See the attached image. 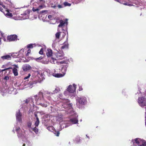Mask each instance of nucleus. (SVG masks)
<instances>
[{"mask_svg": "<svg viewBox=\"0 0 146 146\" xmlns=\"http://www.w3.org/2000/svg\"><path fill=\"white\" fill-rule=\"evenodd\" d=\"M27 84H26L27 88H32L33 85L34 84H36L40 82V81L39 80H38L36 77L33 78L31 81L28 82V80H26Z\"/></svg>", "mask_w": 146, "mask_h": 146, "instance_id": "6", "label": "nucleus"}, {"mask_svg": "<svg viewBox=\"0 0 146 146\" xmlns=\"http://www.w3.org/2000/svg\"><path fill=\"white\" fill-rule=\"evenodd\" d=\"M55 55L58 60L64 59V60L60 62V63L67 64L68 63V60L64 56V54L62 52L57 51V52H56Z\"/></svg>", "mask_w": 146, "mask_h": 146, "instance_id": "3", "label": "nucleus"}, {"mask_svg": "<svg viewBox=\"0 0 146 146\" xmlns=\"http://www.w3.org/2000/svg\"><path fill=\"white\" fill-rule=\"evenodd\" d=\"M76 104L77 105L78 103L81 105H85L87 103L86 98L84 96L81 97H78L76 99Z\"/></svg>", "mask_w": 146, "mask_h": 146, "instance_id": "11", "label": "nucleus"}, {"mask_svg": "<svg viewBox=\"0 0 146 146\" xmlns=\"http://www.w3.org/2000/svg\"><path fill=\"white\" fill-rule=\"evenodd\" d=\"M138 103L139 106L142 107H144V106H145L146 116L145 117V125L146 126V99L143 97L139 98H138Z\"/></svg>", "mask_w": 146, "mask_h": 146, "instance_id": "7", "label": "nucleus"}, {"mask_svg": "<svg viewBox=\"0 0 146 146\" xmlns=\"http://www.w3.org/2000/svg\"><path fill=\"white\" fill-rule=\"evenodd\" d=\"M4 14L6 17L9 18L13 16L12 13H10L8 11H7L6 13Z\"/></svg>", "mask_w": 146, "mask_h": 146, "instance_id": "25", "label": "nucleus"}, {"mask_svg": "<svg viewBox=\"0 0 146 146\" xmlns=\"http://www.w3.org/2000/svg\"><path fill=\"white\" fill-rule=\"evenodd\" d=\"M25 142L26 143V144L28 146H31V145L32 144L30 141L27 140Z\"/></svg>", "mask_w": 146, "mask_h": 146, "instance_id": "36", "label": "nucleus"}, {"mask_svg": "<svg viewBox=\"0 0 146 146\" xmlns=\"http://www.w3.org/2000/svg\"><path fill=\"white\" fill-rule=\"evenodd\" d=\"M41 63L44 64H48L49 62L48 61L42 60V61H41Z\"/></svg>", "mask_w": 146, "mask_h": 146, "instance_id": "34", "label": "nucleus"}, {"mask_svg": "<svg viewBox=\"0 0 146 146\" xmlns=\"http://www.w3.org/2000/svg\"><path fill=\"white\" fill-rule=\"evenodd\" d=\"M62 105L61 108L65 109V111H67L68 113L72 114L74 115V117L70 119L69 123L72 124H75L78 123V120L77 119L78 115L77 114L73 111L72 105L70 103L69 100L68 99L64 100L62 103L61 104Z\"/></svg>", "mask_w": 146, "mask_h": 146, "instance_id": "2", "label": "nucleus"}, {"mask_svg": "<svg viewBox=\"0 0 146 146\" xmlns=\"http://www.w3.org/2000/svg\"><path fill=\"white\" fill-rule=\"evenodd\" d=\"M59 133H60L59 131H58L57 132H55V133H54V134H55V135L57 136H59Z\"/></svg>", "mask_w": 146, "mask_h": 146, "instance_id": "48", "label": "nucleus"}, {"mask_svg": "<svg viewBox=\"0 0 146 146\" xmlns=\"http://www.w3.org/2000/svg\"><path fill=\"white\" fill-rule=\"evenodd\" d=\"M48 18L49 19H51L52 18V16L51 15H49L48 16Z\"/></svg>", "mask_w": 146, "mask_h": 146, "instance_id": "53", "label": "nucleus"}, {"mask_svg": "<svg viewBox=\"0 0 146 146\" xmlns=\"http://www.w3.org/2000/svg\"><path fill=\"white\" fill-rule=\"evenodd\" d=\"M80 138L79 137H77L75 139V141H76V142L77 143H78L80 141Z\"/></svg>", "mask_w": 146, "mask_h": 146, "instance_id": "42", "label": "nucleus"}, {"mask_svg": "<svg viewBox=\"0 0 146 146\" xmlns=\"http://www.w3.org/2000/svg\"><path fill=\"white\" fill-rule=\"evenodd\" d=\"M68 67V65L67 64H66L63 65L62 67L61 71V72H62V74H64V75L66 74Z\"/></svg>", "mask_w": 146, "mask_h": 146, "instance_id": "18", "label": "nucleus"}, {"mask_svg": "<svg viewBox=\"0 0 146 146\" xmlns=\"http://www.w3.org/2000/svg\"><path fill=\"white\" fill-rule=\"evenodd\" d=\"M131 141L134 146H146V141L139 138L133 139Z\"/></svg>", "mask_w": 146, "mask_h": 146, "instance_id": "5", "label": "nucleus"}, {"mask_svg": "<svg viewBox=\"0 0 146 146\" xmlns=\"http://www.w3.org/2000/svg\"><path fill=\"white\" fill-rule=\"evenodd\" d=\"M22 68L24 71H27L30 69L31 67L29 64H25L23 66Z\"/></svg>", "mask_w": 146, "mask_h": 146, "instance_id": "17", "label": "nucleus"}, {"mask_svg": "<svg viewBox=\"0 0 146 146\" xmlns=\"http://www.w3.org/2000/svg\"><path fill=\"white\" fill-rule=\"evenodd\" d=\"M56 71L54 70L53 72H52V75L56 78H61L63 77L64 76V74L61 73H55Z\"/></svg>", "mask_w": 146, "mask_h": 146, "instance_id": "13", "label": "nucleus"}, {"mask_svg": "<svg viewBox=\"0 0 146 146\" xmlns=\"http://www.w3.org/2000/svg\"><path fill=\"white\" fill-rule=\"evenodd\" d=\"M33 11L35 12L36 11H38V9L37 8L36 9L34 8H33L32 9Z\"/></svg>", "mask_w": 146, "mask_h": 146, "instance_id": "47", "label": "nucleus"}, {"mask_svg": "<svg viewBox=\"0 0 146 146\" xmlns=\"http://www.w3.org/2000/svg\"><path fill=\"white\" fill-rule=\"evenodd\" d=\"M1 58L3 60H9L11 59V56H10V55L9 54V55H6L1 56Z\"/></svg>", "mask_w": 146, "mask_h": 146, "instance_id": "21", "label": "nucleus"}, {"mask_svg": "<svg viewBox=\"0 0 146 146\" xmlns=\"http://www.w3.org/2000/svg\"><path fill=\"white\" fill-rule=\"evenodd\" d=\"M60 33H57L56 34V36L57 38H59Z\"/></svg>", "mask_w": 146, "mask_h": 146, "instance_id": "41", "label": "nucleus"}, {"mask_svg": "<svg viewBox=\"0 0 146 146\" xmlns=\"http://www.w3.org/2000/svg\"><path fill=\"white\" fill-rule=\"evenodd\" d=\"M28 13H25L23 14H21L22 17H23V19H27L29 18Z\"/></svg>", "mask_w": 146, "mask_h": 146, "instance_id": "24", "label": "nucleus"}, {"mask_svg": "<svg viewBox=\"0 0 146 146\" xmlns=\"http://www.w3.org/2000/svg\"><path fill=\"white\" fill-rule=\"evenodd\" d=\"M60 91V88L58 87H56L55 89L52 92H49L48 91L45 92L44 96H43V93L40 91L37 95L34 96L36 104L40 105L46 108L48 105L49 103L46 100V98L49 100H50L51 98L50 96L53 94H56Z\"/></svg>", "mask_w": 146, "mask_h": 146, "instance_id": "1", "label": "nucleus"}, {"mask_svg": "<svg viewBox=\"0 0 146 146\" xmlns=\"http://www.w3.org/2000/svg\"><path fill=\"white\" fill-rule=\"evenodd\" d=\"M31 129L34 131L36 134H37L38 131V129L35 127L31 128Z\"/></svg>", "mask_w": 146, "mask_h": 146, "instance_id": "30", "label": "nucleus"}, {"mask_svg": "<svg viewBox=\"0 0 146 146\" xmlns=\"http://www.w3.org/2000/svg\"><path fill=\"white\" fill-rule=\"evenodd\" d=\"M47 129L50 131L53 132L54 131V128L52 126H50L47 127Z\"/></svg>", "mask_w": 146, "mask_h": 146, "instance_id": "29", "label": "nucleus"}, {"mask_svg": "<svg viewBox=\"0 0 146 146\" xmlns=\"http://www.w3.org/2000/svg\"><path fill=\"white\" fill-rule=\"evenodd\" d=\"M50 109L49 108V109H50L52 111H53L52 107V106H50Z\"/></svg>", "mask_w": 146, "mask_h": 146, "instance_id": "55", "label": "nucleus"}, {"mask_svg": "<svg viewBox=\"0 0 146 146\" xmlns=\"http://www.w3.org/2000/svg\"><path fill=\"white\" fill-rule=\"evenodd\" d=\"M43 7V6L42 5L39 6L38 8H37L38 9V11L40 9H42Z\"/></svg>", "mask_w": 146, "mask_h": 146, "instance_id": "46", "label": "nucleus"}, {"mask_svg": "<svg viewBox=\"0 0 146 146\" xmlns=\"http://www.w3.org/2000/svg\"><path fill=\"white\" fill-rule=\"evenodd\" d=\"M60 127L61 129L60 130H61L62 129L64 128V127H68L70 125H68L67 123L66 122H60Z\"/></svg>", "mask_w": 146, "mask_h": 146, "instance_id": "20", "label": "nucleus"}, {"mask_svg": "<svg viewBox=\"0 0 146 146\" xmlns=\"http://www.w3.org/2000/svg\"><path fill=\"white\" fill-rule=\"evenodd\" d=\"M43 49L42 48H41L40 51H39V53L40 54H43Z\"/></svg>", "mask_w": 146, "mask_h": 146, "instance_id": "44", "label": "nucleus"}, {"mask_svg": "<svg viewBox=\"0 0 146 146\" xmlns=\"http://www.w3.org/2000/svg\"><path fill=\"white\" fill-rule=\"evenodd\" d=\"M13 131L14 132V130H13Z\"/></svg>", "mask_w": 146, "mask_h": 146, "instance_id": "64", "label": "nucleus"}, {"mask_svg": "<svg viewBox=\"0 0 146 146\" xmlns=\"http://www.w3.org/2000/svg\"><path fill=\"white\" fill-rule=\"evenodd\" d=\"M31 52V50L30 49H29L27 51V52L26 54V55L27 56L29 55V54Z\"/></svg>", "mask_w": 146, "mask_h": 146, "instance_id": "45", "label": "nucleus"}, {"mask_svg": "<svg viewBox=\"0 0 146 146\" xmlns=\"http://www.w3.org/2000/svg\"><path fill=\"white\" fill-rule=\"evenodd\" d=\"M4 80H8L9 79V77L7 76H5L4 78Z\"/></svg>", "mask_w": 146, "mask_h": 146, "instance_id": "50", "label": "nucleus"}, {"mask_svg": "<svg viewBox=\"0 0 146 146\" xmlns=\"http://www.w3.org/2000/svg\"><path fill=\"white\" fill-rule=\"evenodd\" d=\"M7 86L3 87L0 88V93H2V95L3 96H5V94L8 93L10 94H13L14 91L16 90V89L12 87L9 88L8 90H7Z\"/></svg>", "mask_w": 146, "mask_h": 146, "instance_id": "4", "label": "nucleus"}, {"mask_svg": "<svg viewBox=\"0 0 146 146\" xmlns=\"http://www.w3.org/2000/svg\"><path fill=\"white\" fill-rule=\"evenodd\" d=\"M31 76V74H29L27 76H26L24 78V79L25 80H26L27 79H28V78H29V77H30Z\"/></svg>", "mask_w": 146, "mask_h": 146, "instance_id": "39", "label": "nucleus"}, {"mask_svg": "<svg viewBox=\"0 0 146 146\" xmlns=\"http://www.w3.org/2000/svg\"><path fill=\"white\" fill-rule=\"evenodd\" d=\"M16 116L17 122L21 123L22 122V114L21 113L20 111L18 110L16 112Z\"/></svg>", "mask_w": 146, "mask_h": 146, "instance_id": "12", "label": "nucleus"}, {"mask_svg": "<svg viewBox=\"0 0 146 146\" xmlns=\"http://www.w3.org/2000/svg\"><path fill=\"white\" fill-rule=\"evenodd\" d=\"M68 46L66 44H64L61 47V49H66L68 48Z\"/></svg>", "mask_w": 146, "mask_h": 146, "instance_id": "33", "label": "nucleus"}, {"mask_svg": "<svg viewBox=\"0 0 146 146\" xmlns=\"http://www.w3.org/2000/svg\"><path fill=\"white\" fill-rule=\"evenodd\" d=\"M79 3V2H77V3H76V4H77V3Z\"/></svg>", "mask_w": 146, "mask_h": 146, "instance_id": "63", "label": "nucleus"}, {"mask_svg": "<svg viewBox=\"0 0 146 146\" xmlns=\"http://www.w3.org/2000/svg\"><path fill=\"white\" fill-rule=\"evenodd\" d=\"M82 90V87H79V91H81Z\"/></svg>", "mask_w": 146, "mask_h": 146, "instance_id": "52", "label": "nucleus"}, {"mask_svg": "<svg viewBox=\"0 0 146 146\" xmlns=\"http://www.w3.org/2000/svg\"><path fill=\"white\" fill-rule=\"evenodd\" d=\"M50 62L52 64H55L56 62V59L53 58H52L50 60Z\"/></svg>", "mask_w": 146, "mask_h": 146, "instance_id": "28", "label": "nucleus"}, {"mask_svg": "<svg viewBox=\"0 0 146 146\" xmlns=\"http://www.w3.org/2000/svg\"><path fill=\"white\" fill-rule=\"evenodd\" d=\"M34 115H35V117H36V119H39L38 117L37 114L36 113H35Z\"/></svg>", "mask_w": 146, "mask_h": 146, "instance_id": "49", "label": "nucleus"}, {"mask_svg": "<svg viewBox=\"0 0 146 146\" xmlns=\"http://www.w3.org/2000/svg\"><path fill=\"white\" fill-rule=\"evenodd\" d=\"M27 81L26 80L24 82H17L15 85V86L19 88L20 90H23L25 88H27L26 84Z\"/></svg>", "mask_w": 146, "mask_h": 146, "instance_id": "10", "label": "nucleus"}, {"mask_svg": "<svg viewBox=\"0 0 146 146\" xmlns=\"http://www.w3.org/2000/svg\"><path fill=\"white\" fill-rule=\"evenodd\" d=\"M58 7L59 8H62L63 7V6H62V5H58Z\"/></svg>", "mask_w": 146, "mask_h": 146, "instance_id": "51", "label": "nucleus"}, {"mask_svg": "<svg viewBox=\"0 0 146 146\" xmlns=\"http://www.w3.org/2000/svg\"><path fill=\"white\" fill-rule=\"evenodd\" d=\"M9 54L10 55V56H11V57L12 56L14 58H19L18 53H10Z\"/></svg>", "mask_w": 146, "mask_h": 146, "instance_id": "23", "label": "nucleus"}, {"mask_svg": "<svg viewBox=\"0 0 146 146\" xmlns=\"http://www.w3.org/2000/svg\"><path fill=\"white\" fill-rule=\"evenodd\" d=\"M145 95H146V90H145Z\"/></svg>", "mask_w": 146, "mask_h": 146, "instance_id": "60", "label": "nucleus"}, {"mask_svg": "<svg viewBox=\"0 0 146 146\" xmlns=\"http://www.w3.org/2000/svg\"><path fill=\"white\" fill-rule=\"evenodd\" d=\"M64 7L69 6L70 7L71 5V4L70 3H68L67 2H65L64 3Z\"/></svg>", "mask_w": 146, "mask_h": 146, "instance_id": "32", "label": "nucleus"}, {"mask_svg": "<svg viewBox=\"0 0 146 146\" xmlns=\"http://www.w3.org/2000/svg\"><path fill=\"white\" fill-rule=\"evenodd\" d=\"M29 103L30 104L31 103L33 104V106H35L34 102L33 101V99L31 98H29L26 100H24L23 101V104H27Z\"/></svg>", "mask_w": 146, "mask_h": 146, "instance_id": "14", "label": "nucleus"}, {"mask_svg": "<svg viewBox=\"0 0 146 146\" xmlns=\"http://www.w3.org/2000/svg\"><path fill=\"white\" fill-rule=\"evenodd\" d=\"M1 5H0V10L1 12H3V9L2 8V7H1Z\"/></svg>", "mask_w": 146, "mask_h": 146, "instance_id": "54", "label": "nucleus"}, {"mask_svg": "<svg viewBox=\"0 0 146 146\" xmlns=\"http://www.w3.org/2000/svg\"><path fill=\"white\" fill-rule=\"evenodd\" d=\"M26 48L21 49L18 53L19 57H23L24 56V52Z\"/></svg>", "mask_w": 146, "mask_h": 146, "instance_id": "19", "label": "nucleus"}, {"mask_svg": "<svg viewBox=\"0 0 146 146\" xmlns=\"http://www.w3.org/2000/svg\"><path fill=\"white\" fill-rule=\"evenodd\" d=\"M76 88V85L73 84V86L72 85H70L67 89V91H66L64 92V94L65 95H67V93L68 92L70 93H73L75 92Z\"/></svg>", "mask_w": 146, "mask_h": 146, "instance_id": "9", "label": "nucleus"}, {"mask_svg": "<svg viewBox=\"0 0 146 146\" xmlns=\"http://www.w3.org/2000/svg\"><path fill=\"white\" fill-rule=\"evenodd\" d=\"M52 51L51 49H48L47 50L46 55L48 57H50L52 56Z\"/></svg>", "mask_w": 146, "mask_h": 146, "instance_id": "22", "label": "nucleus"}, {"mask_svg": "<svg viewBox=\"0 0 146 146\" xmlns=\"http://www.w3.org/2000/svg\"><path fill=\"white\" fill-rule=\"evenodd\" d=\"M86 136L89 139V137L88 136H87V135H86Z\"/></svg>", "mask_w": 146, "mask_h": 146, "instance_id": "61", "label": "nucleus"}, {"mask_svg": "<svg viewBox=\"0 0 146 146\" xmlns=\"http://www.w3.org/2000/svg\"><path fill=\"white\" fill-rule=\"evenodd\" d=\"M2 5V7L3 8H4L5 9V6L4 5Z\"/></svg>", "mask_w": 146, "mask_h": 146, "instance_id": "56", "label": "nucleus"}, {"mask_svg": "<svg viewBox=\"0 0 146 146\" xmlns=\"http://www.w3.org/2000/svg\"><path fill=\"white\" fill-rule=\"evenodd\" d=\"M46 11H41V13H44V12H45Z\"/></svg>", "mask_w": 146, "mask_h": 146, "instance_id": "57", "label": "nucleus"}, {"mask_svg": "<svg viewBox=\"0 0 146 146\" xmlns=\"http://www.w3.org/2000/svg\"><path fill=\"white\" fill-rule=\"evenodd\" d=\"M4 2L6 4H7L9 5H11L12 4V3L11 1L9 0H6L5 1H4Z\"/></svg>", "mask_w": 146, "mask_h": 146, "instance_id": "35", "label": "nucleus"}, {"mask_svg": "<svg viewBox=\"0 0 146 146\" xmlns=\"http://www.w3.org/2000/svg\"><path fill=\"white\" fill-rule=\"evenodd\" d=\"M67 19H66L65 21H64L63 20H60V24L58 26V28L59 27H62L63 26H65V25H67Z\"/></svg>", "mask_w": 146, "mask_h": 146, "instance_id": "16", "label": "nucleus"}, {"mask_svg": "<svg viewBox=\"0 0 146 146\" xmlns=\"http://www.w3.org/2000/svg\"><path fill=\"white\" fill-rule=\"evenodd\" d=\"M43 59V57H42V56H40L38 58H35V60L36 61L38 62L41 63V61H42L41 60H42Z\"/></svg>", "mask_w": 146, "mask_h": 146, "instance_id": "26", "label": "nucleus"}, {"mask_svg": "<svg viewBox=\"0 0 146 146\" xmlns=\"http://www.w3.org/2000/svg\"><path fill=\"white\" fill-rule=\"evenodd\" d=\"M56 42H53L52 44V47L53 48H55L56 45Z\"/></svg>", "mask_w": 146, "mask_h": 146, "instance_id": "43", "label": "nucleus"}, {"mask_svg": "<svg viewBox=\"0 0 146 146\" xmlns=\"http://www.w3.org/2000/svg\"><path fill=\"white\" fill-rule=\"evenodd\" d=\"M39 123V119H36V121H35V127H36L38 126Z\"/></svg>", "mask_w": 146, "mask_h": 146, "instance_id": "31", "label": "nucleus"}, {"mask_svg": "<svg viewBox=\"0 0 146 146\" xmlns=\"http://www.w3.org/2000/svg\"><path fill=\"white\" fill-rule=\"evenodd\" d=\"M25 144L24 143V144H23V145L22 146H25Z\"/></svg>", "mask_w": 146, "mask_h": 146, "instance_id": "59", "label": "nucleus"}, {"mask_svg": "<svg viewBox=\"0 0 146 146\" xmlns=\"http://www.w3.org/2000/svg\"><path fill=\"white\" fill-rule=\"evenodd\" d=\"M17 37L16 35H11L8 37V40L9 41H14L17 40Z\"/></svg>", "mask_w": 146, "mask_h": 146, "instance_id": "15", "label": "nucleus"}, {"mask_svg": "<svg viewBox=\"0 0 146 146\" xmlns=\"http://www.w3.org/2000/svg\"><path fill=\"white\" fill-rule=\"evenodd\" d=\"M4 66H2V68H4Z\"/></svg>", "mask_w": 146, "mask_h": 146, "instance_id": "62", "label": "nucleus"}, {"mask_svg": "<svg viewBox=\"0 0 146 146\" xmlns=\"http://www.w3.org/2000/svg\"><path fill=\"white\" fill-rule=\"evenodd\" d=\"M13 73L15 76H17L18 74L17 69L15 68H14L13 70Z\"/></svg>", "mask_w": 146, "mask_h": 146, "instance_id": "27", "label": "nucleus"}, {"mask_svg": "<svg viewBox=\"0 0 146 146\" xmlns=\"http://www.w3.org/2000/svg\"><path fill=\"white\" fill-rule=\"evenodd\" d=\"M32 125L31 122L30 121H29L27 123V126L28 127H31Z\"/></svg>", "mask_w": 146, "mask_h": 146, "instance_id": "40", "label": "nucleus"}, {"mask_svg": "<svg viewBox=\"0 0 146 146\" xmlns=\"http://www.w3.org/2000/svg\"><path fill=\"white\" fill-rule=\"evenodd\" d=\"M122 4H123L125 5H128V6H131L132 5L131 4H130V3H123H123H122Z\"/></svg>", "mask_w": 146, "mask_h": 146, "instance_id": "38", "label": "nucleus"}, {"mask_svg": "<svg viewBox=\"0 0 146 146\" xmlns=\"http://www.w3.org/2000/svg\"><path fill=\"white\" fill-rule=\"evenodd\" d=\"M35 58H34L33 57H31V60H33V59H34L35 60Z\"/></svg>", "mask_w": 146, "mask_h": 146, "instance_id": "58", "label": "nucleus"}, {"mask_svg": "<svg viewBox=\"0 0 146 146\" xmlns=\"http://www.w3.org/2000/svg\"><path fill=\"white\" fill-rule=\"evenodd\" d=\"M35 44H30L29 45H28L27 46V48H33V46Z\"/></svg>", "mask_w": 146, "mask_h": 146, "instance_id": "37", "label": "nucleus"}, {"mask_svg": "<svg viewBox=\"0 0 146 146\" xmlns=\"http://www.w3.org/2000/svg\"><path fill=\"white\" fill-rule=\"evenodd\" d=\"M15 128L17 132L19 137H21L22 139L25 137V133L24 130H21L19 127H15Z\"/></svg>", "mask_w": 146, "mask_h": 146, "instance_id": "8", "label": "nucleus"}]
</instances>
